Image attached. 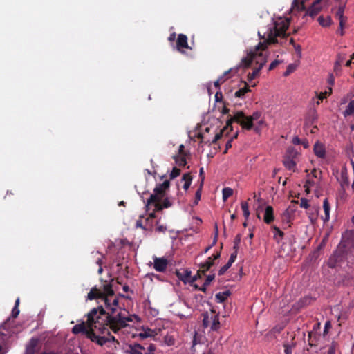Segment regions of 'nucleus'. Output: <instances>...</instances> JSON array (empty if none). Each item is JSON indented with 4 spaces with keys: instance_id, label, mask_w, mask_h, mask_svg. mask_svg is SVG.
I'll list each match as a JSON object with an SVG mask.
<instances>
[{
    "instance_id": "79ce46f5",
    "label": "nucleus",
    "mask_w": 354,
    "mask_h": 354,
    "mask_svg": "<svg viewBox=\"0 0 354 354\" xmlns=\"http://www.w3.org/2000/svg\"><path fill=\"white\" fill-rule=\"evenodd\" d=\"M180 169L177 167H174L171 174H170V179H174L178 177L180 174Z\"/></svg>"
},
{
    "instance_id": "ddd939ff",
    "label": "nucleus",
    "mask_w": 354,
    "mask_h": 354,
    "mask_svg": "<svg viewBox=\"0 0 354 354\" xmlns=\"http://www.w3.org/2000/svg\"><path fill=\"white\" fill-rule=\"evenodd\" d=\"M177 49L181 51L182 48H189L187 44V37L184 34H179L176 41Z\"/></svg>"
},
{
    "instance_id": "e433bc0d",
    "label": "nucleus",
    "mask_w": 354,
    "mask_h": 354,
    "mask_svg": "<svg viewBox=\"0 0 354 354\" xmlns=\"http://www.w3.org/2000/svg\"><path fill=\"white\" fill-rule=\"evenodd\" d=\"M241 235L240 234H238L234 239V246H233L234 250L238 251V250L239 248V244L241 243Z\"/></svg>"
},
{
    "instance_id": "c85d7f7f",
    "label": "nucleus",
    "mask_w": 354,
    "mask_h": 354,
    "mask_svg": "<svg viewBox=\"0 0 354 354\" xmlns=\"http://www.w3.org/2000/svg\"><path fill=\"white\" fill-rule=\"evenodd\" d=\"M318 119L317 113L315 111H312L309 115V118L306 120L305 123V127H307L308 124H313L317 122Z\"/></svg>"
},
{
    "instance_id": "f3484780",
    "label": "nucleus",
    "mask_w": 354,
    "mask_h": 354,
    "mask_svg": "<svg viewBox=\"0 0 354 354\" xmlns=\"http://www.w3.org/2000/svg\"><path fill=\"white\" fill-rule=\"evenodd\" d=\"M274 219V209L271 206H267L266 207L263 220L267 224L271 223Z\"/></svg>"
},
{
    "instance_id": "473e14b6",
    "label": "nucleus",
    "mask_w": 354,
    "mask_h": 354,
    "mask_svg": "<svg viewBox=\"0 0 354 354\" xmlns=\"http://www.w3.org/2000/svg\"><path fill=\"white\" fill-rule=\"evenodd\" d=\"M354 114V100H351L346 106L344 111L345 115H351Z\"/></svg>"
},
{
    "instance_id": "412c9836",
    "label": "nucleus",
    "mask_w": 354,
    "mask_h": 354,
    "mask_svg": "<svg viewBox=\"0 0 354 354\" xmlns=\"http://www.w3.org/2000/svg\"><path fill=\"white\" fill-rule=\"evenodd\" d=\"M156 211H161L163 208H168L172 205L169 198H164L162 203L156 202L153 203Z\"/></svg>"
},
{
    "instance_id": "603ef678",
    "label": "nucleus",
    "mask_w": 354,
    "mask_h": 354,
    "mask_svg": "<svg viewBox=\"0 0 354 354\" xmlns=\"http://www.w3.org/2000/svg\"><path fill=\"white\" fill-rule=\"evenodd\" d=\"M335 344L333 342L328 350L327 354H335Z\"/></svg>"
},
{
    "instance_id": "f257e3e1",
    "label": "nucleus",
    "mask_w": 354,
    "mask_h": 354,
    "mask_svg": "<svg viewBox=\"0 0 354 354\" xmlns=\"http://www.w3.org/2000/svg\"><path fill=\"white\" fill-rule=\"evenodd\" d=\"M87 299H96L97 308L87 314L86 322H82L72 328L73 334L83 333L92 342L100 346L108 342H115L114 336L109 330L118 334L128 326V322L140 321L138 316L130 315L119 305V296L115 295L111 283L104 281L99 287H93L88 293Z\"/></svg>"
},
{
    "instance_id": "37998d69",
    "label": "nucleus",
    "mask_w": 354,
    "mask_h": 354,
    "mask_svg": "<svg viewBox=\"0 0 354 354\" xmlns=\"http://www.w3.org/2000/svg\"><path fill=\"white\" fill-rule=\"evenodd\" d=\"M203 274H202L201 272V269H199L198 271H197V273L196 275H194V277H191L190 279H189V283H190L191 285H192L194 283V282H195L199 278H201V277L203 276Z\"/></svg>"
},
{
    "instance_id": "13d9d810",
    "label": "nucleus",
    "mask_w": 354,
    "mask_h": 354,
    "mask_svg": "<svg viewBox=\"0 0 354 354\" xmlns=\"http://www.w3.org/2000/svg\"><path fill=\"white\" fill-rule=\"evenodd\" d=\"M341 66H342V64H337V62L335 63L334 71L335 72V73L337 75H338V73H340V71H341Z\"/></svg>"
},
{
    "instance_id": "a19ab883",
    "label": "nucleus",
    "mask_w": 354,
    "mask_h": 354,
    "mask_svg": "<svg viewBox=\"0 0 354 354\" xmlns=\"http://www.w3.org/2000/svg\"><path fill=\"white\" fill-rule=\"evenodd\" d=\"M202 338V337L201 335H199L197 333H195L194 337H193V340H192V348H194V347L198 344H200L201 343V339Z\"/></svg>"
},
{
    "instance_id": "72a5a7b5",
    "label": "nucleus",
    "mask_w": 354,
    "mask_h": 354,
    "mask_svg": "<svg viewBox=\"0 0 354 354\" xmlns=\"http://www.w3.org/2000/svg\"><path fill=\"white\" fill-rule=\"evenodd\" d=\"M241 209L243 212V216L247 220L250 216V211H249V205L248 203L246 201H243L241 203Z\"/></svg>"
},
{
    "instance_id": "8fccbe9b",
    "label": "nucleus",
    "mask_w": 354,
    "mask_h": 354,
    "mask_svg": "<svg viewBox=\"0 0 354 354\" xmlns=\"http://www.w3.org/2000/svg\"><path fill=\"white\" fill-rule=\"evenodd\" d=\"M309 206H310V205L308 203V201L306 198H303L301 199V203H300L301 207L307 209V208H308Z\"/></svg>"
},
{
    "instance_id": "20e7f679",
    "label": "nucleus",
    "mask_w": 354,
    "mask_h": 354,
    "mask_svg": "<svg viewBox=\"0 0 354 354\" xmlns=\"http://www.w3.org/2000/svg\"><path fill=\"white\" fill-rule=\"evenodd\" d=\"M289 25L290 21L288 19H280L279 21L274 22L273 26L268 27L263 35L260 31L258 32L259 38L264 40L262 43H264L266 45L265 50L267 48L268 45L277 43V37L284 38L286 37V30Z\"/></svg>"
},
{
    "instance_id": "0e129e2a",
    "label": "nucleus",
    "mask_w": 354,
    "mask_h": 354,
    "mask_svg": "<svg viewBox=\"0 0 354 354\" xmlns=\"http://www.w3.org/2000/svg\"><path fill=\"white\" fill-rule=\"evenodd\" d=\"M237 252H238V251L234 250V252L231 254L230 259L232 261H235L236 257H237Z\"/></svg>"
},
{
    "instance_id": "e2e57ef3",
    "label": "nucleus",
    "mask_w": 354,
    "mask_h": 354,
    "mask_svg": "<svg viewBox=\"0 0 354 354\" xmlns=\"http://www.w3.org/2000/svg\"><path fill=\"white\" fill-rule=\"evenodd\" d=\"M294 48L296 50L297 54L299 55V57H301V47L300 45L294 44Z\"/></svg>"
},
{
    "instance_id": "f03ea898",
    "label": "nucleus",
    "mask_w": 354,
    "mask_h": 354,
    "mask_svg": "<svg viewBox=\"0 0 354 354\" xmlns=\"http://www.w3.org/2000/svg\"><path fill=\"white\" fill-rule=\"evenodd\" d=\"M265 46L264 43H259L254 48L248 51L245 57L241 59V64L245 68L250 66L253 62L259 65L258 67L254 68L252 73H248V80L249 82L259 75L260 71L267 62V56L263 53L265 50Z\"/></svg>"
},
{
    "instance_id": "6e6552de",
    "label": "nucleus",
    "mask_w": 354,
    "mask_h": 354,
    "mask_svg": "<svg viewBox=\"0 0 354 354\" xmlns=\"http://www.w3.org/2000/svg\"><path fill=\"white\" fill-rule=\"evenodd\" d=\"M298 201L292 200L291 204L287 207L282 214V219L283 222L290 223L293 218L294 214L297 210Z\"/></svg>"
},
{
    "instance_id": "f704fd0d",
    "label": "nucleus",
    "mask_w": 354,
    "mask_h": 354,
    "mask_svg": "<svg viewBox=\"0 0 354 354\" xmlns=\"http://www.w3.org/2000/svg\"><path fill=\"white\" fill-rule=\"evenodd\" d=\"M19 298H17L15 301V306L12 310V317L13 318H17L19 314Z\"/></svg>"
},
{
    "instance_id": "0eeeda50",
    "label": "nucleus",
    "mask_w": 354,
    "mask_h": 354,
    "mask_svg": "<svg viewBox=\"0 0 354 354\" xmlns=\"http://www.w3.org/2000/svg\"><path fill=\"white\" fill-rule=\"evenodd\" d=\"M221 257V252H216L212 256L209 257L207 259L200 263L199 267L202 274L205 275V273L215 264V261L219 259Z\"/></svg>"
},
{
    "instance_id": "de8ad7c7",
    "label": "nucleus",
    "mask_w": 354,
    "mask_h": 354,
    "mask_svg": "<svg viewBox=\"0 0 354 354\" xmlns=\"http://www.w3.org/2000/svg\"><path fill=\"white\" fill-rule=\"evenodd\" d=\"M215 274H209L206 277L205 281H204L205 286H209L210 283L214 279Z\"/></svg>"
},
{
    "instance_id": "c03bdc74",
    "label": "nucleus",
    "mask_w": 354,
    "mask_h": 354,
    "mask_svg": "<svg viewBox=\"0 0 354 354\" xmlns=\"http://www.w3.org/2000/svg\"><path fill=\"white\" fill-rule=\"evenodd\" d=\"M284 346V353L285 354H292V348L294 347V345H290L288 344H285L283 345Z\"/></svg>"
},
{
    "instance_id": "a18cd8bd",
    "label": "nucleus",
    "mask_w": 354,
    "mask_h": 354,
    "mask_svg": "<svg viewBox=\"0 0 354 354\" xmlns=\"http://www.w3.org/2000/svg\"><path fill=\"white\" fill-rule=\"evenodd\" d=\"M315 184V182L313 180L308 179L306 181L304 185V187L306 188V191L309 192V187L313 186Z\"/></svg>"
},
{
    "instance_id": "b1692460",
    "label": "nucleus",
    "mask_w": 354,
    "mask_h": 354,
    "mask_svg": "<svg viewBox=\"0 0 354 354\" xmlns=\"http://www.w3.org/2000/svg\"><path fill=\"white\" fill-rule=\"evenodd\" d=\"M313 301V298L309 296L304 297L299 300L297 302V306L299 308H303L304 306H308Z\"/></svg>"
},
{
    "instance_id": "39448f33",
    "label": "nucleus",
    "mask_w": 354,
    "mask_h": 354,
    "mask_svg": "<svg viewBox=\"0 0 354 354\" xmlns=\"http://www.w3.org/2000/svg\"><path fill=\"white\" fill-rule=\"evenodd\" d=\"M170 183L166 180L161 184H158L154 188V193L151 194L150 197L147 199L146 206L153 204L156 202H160L165 197L166 191L169 188Z\"/></svg>"
},
{
    "instance_id": "a878e982",
    "label": "nucleus",
    "mask_w": 354,
    "mask_h": 354,
    "mask_svg": "<svg viewBox=\"0 0 354 354\" xmlns=\"http://www.w3.org/2000/svg\"><path fill=\"white\" fill-rule=\"evenodd\" d=\"M273 233H274V239L277 241H279L283 239L284 236V233L277 226L274 225L272 227Z\"/></svg>"
},
{
    "instance_id": "1a4fd4ad",
    "label": "nucleus",
    "mask_w": 354,
    "mask_h": 354,
    "mask_svg": "<svg viewBox=\"0 0 354 354\" xmlns=\"http://www.w3.org/2000/svg\"><path fill=\"white\" fill-rule=\"evenodd\" d=\"M211 320H209V316L207 315H205L204 316L203 322V326L205 327H207L209 325V323L211 322L210 328L212 330H218L220 328V322H219V317L218 315H212L210 318Z\"/></svg>"
},
{
    "instance_id": "393cba45",
    "label": "nucleus",
    "mask_w": 354,
    "mask_h": 354,
    "mask_svg": "<svg viewBox=\"0 0 354 354\" xmlns=\"http://www.w3.org/2000/svg\"><path fill=\"white\" fill-rule=\"evenodd\" d=\"M319 337L316 335V333L313 332L308 333V345L310 347L316 346L317 345V339Z\"/></svg>"
},
{
    "instance_id": "9b49d317",
    "label": "nucleus",
    "mask_w": 354,
    "mask_h": 354,
    "mask_svg": "<svg viewBox=\"0 0 354 354\" xmlns=\"http://www.w3.org/2000/svg\"><path fill=\"white\" fill-rule=\"evenodd\" d=\"M168 264L169 261L165 257H153V268L158 272H165L167 268Z\"/></svg>"
},
{
    "instance_id": "5fc2aeb1",
    "label": "nucleus",
    "mask_w": 354,
    "mask_h": 354,
    "mask_svg": "<svg viewBox=\"0 0 354 354\" xmlns=\"http://www.w3.org/2000/svg\"><path fill=\"white\" fill-rule=\"evenodd\" d=\"M232 139H229L227 140V142H226V144H225V150L223 151L224 154L227 153L228 149L232 147Z\"/></svg>"
},
{
    "instance_id": "4468645a",
    "label": "nucleus",
    "mask_w": 354,
    "mask_h": 354,
    "mask_svg": "<svg viewBox=\"0 0 354 354\" xmlns=\"http://www.w3.org/2000/svg\"><path fill=\"white\" fill-rule=\"evenodd\" d=\"M313 151H314L315 154L318 158H325L326 149H325L324 145L322 143H321L318 141L316 142V143L315 144V145L313 147Z\"/></svg>"
},
{
    "instance_id": "5701e85b",
    "label": "nucleus",
    "mask_w": 354,
    "mask_h": 354,
    "mask_svg": "<svg viewBox=\"0 0 354 354\" xmlns=\"http://www.w3.org/2000/svg\"><path fill=\"white\" fill-rule=\"evenodd\" d=\"M182 180L185 181L183 189L187 190L191 185L192 181V176L189 173H186L183 175Z\"/></svg>"
},
{
    "instance_id": "7ed1b4c3",
    "label": "nucleus",
    "mask_w": 354,
    "mask_h": 354,
    "mask_svg": "<svg viewBox=\"0 0 354 354\" xmlns=\"http://www.w3.org/2000/svg\"><path fill=\"white\" fill-rule=\"evenodd\" d=\"M261 113L259 111H255L250 116H246L243 111L236 112L233 117H230L227 120L225 127H223L219 133H216L212 140V143H216L220 140L226 132L225 136H227L229 132L232 131V123L236 122L242 127L243 129L246 130L252 129L253 127V122L260 118Z\"/></svg>"
},
{
    "instance_id": "4d7b16f0",
    "label": "nucleus",
    "mask_w": 354,
    "mask_h": 354,
    "mask_svg": "<svg viewBox=\"0 0 354 354\" xmlns=\"http://www.w3.org/2000/svg\"><path fill=\"white\" fill-rule=\"evenodd\" d=\"M224 81H225V80L223 79V77H220V78H218L216 81H215V82H214V86H215L216 88H219V87H220V86H221V84L222 83H223V82H224Z\"/></svg>"
},
{
    "instance_id": "58836bf2",
    "label": "nucleus",
    "mask_w": 354,
    "mask_h": 354,
    "mask_svg": "<svg viewBox=\"0 0 354 354\" xmlns=\"http://www.w3.org/2000/svg\"><path fill=\"white\" fill-rule=\"evenodd\" d=\"M202 187H203V186L200 185L199 188L197 189V191L195 193V199H194L195 205H197L198 201L201 200Z\"/></svg>"
},
{
    "instance_id": "9d476101",
    "label": "nucleus",
    "mask_w": 354,
    "mask_h": 354,
    "mask_svg": "<svg viewBox=\"0 0 354 354\" xmlns=\"http://www.w3.org/2000/svg\"><path fill=\"white\" fill-rule=\"evenodd\" d=\"M328 0H316L315 1L311 6L306 11L305 15H309L312 17L317 15L322 10V6L321 4L326 3Z\"/></svg>"
},
{
    "instance_id": "338daca9",
    "label": "nucleus",
    "mask_w": 354,
    "mask_h": 354,
    "mask_svg": "<svg viewBox=\"0 0 354 354\" xmlns=\"http://www.w3.org/2000/svg\"><path fill=\"white\" fill-rule=\"evenodd\" d=\"M300 145H302L304 148H305V149H307L309 147V143L306 139L301 140V142L300 143Z\"/></svg>"
},
{
    "instance_id": "4c0bfd02",
    "label": "nucleus",
    "mask_w": 354,
    "mask_h": 354,
    "mask_svg": "<svg viewBox=\"0 0 354 354\" xmlns=\"http://www.w3.org/2000/svg\"><path fill=\"white\" fill-rule=\"evenodd\" d=\"M155 350V345L150 344L149 345H147V346L145 347V351H143V354H154Z\"/></svg>"
},
{
    "instance_id": "6e6d98bb",
    "label": "nucleus",
    "mask_w": 354,
    "mask_h": 354,
    "mask_svg": "<svg viewBox=\"0 0 354 354\" xmlns=\"http://www.w3.org/2000/svg\"><path fill=\"white\" fill-rule=\"evenodd\" d=\"M280 62L279 60H274L269 66V71L273 70L275 67H277L279 64Z\"/></svg>"
},
{
    "instance_id": "a211bd4d",
    "label": "nucleus",
    "mask_w": 354,
    "mask_h": 354,
    "mask_svg": "<svg viewBox=\"0 0 354 354\" xmlns=\"http://www.w3.org/2000/svg\"><path fill=\"white\" fill-rule=\"evenodd\" d=\"M142 218V216H140L139 219L136 221V227H140L145 230L151 231L153 229V225H148L149 221H150V219H145V221H143Z\"/></svg>"
},
{
    "instance_id": "f8f14e48",
    "label": "nucleus",
    "mask_w": 354,
    "mask_h": 354,
    "mask_svg": "<svg viewBox=\"0 0 354 354\" xmlns=\"http://www.w3.org/2000/svg\"><path fill=\"white\" fill-rule=\"evenodd\" d=\"M39 341L37 338H32L26 346V354H35L38 351Z\"/></svg>"
},
{
    "instance_id": "c9c22d12",
    "label": "nucleus",
    "mask_w": 354,
    "mask_h": 354,
    "mask_svg": "<svg viewBox=\"0 0 354 354\" xmlns=\"http://www.w3.org/2000/svg\"><path fill=\"white\" fill-rule=\"evenodd\" d=\"M164 342L167 346H173L175 344V338L170 335H167L164 337Z\"/></svg>"
},
{
    "instance_id": "69168bd1",
    "label": "nucleus",
    "mask_w": 354,
    "mask_h": 354,
    "mask_svg": "<svg viewBox=\"0 0 354 354\" xmlns=\"http://www.w3.org/2000/svg\"><path fill=\"white\" fill-rule=\"evenodd\" d=\"M301 142V140L298 136H295L293 138L292 143L294 145H300Z\"/></svg>"
},
{
    "instance_id": "c756f323",
    "label": "nucleus",
    "mask_w": 354,
    "mask_h": 354,
    "mask_svg": "<svg viewBox=\"0 0 354 354\" xmlns=\"http://www.w3.org/2000/svg\"><path fill=\"white\" fill-rule=\"evenodd\" d=\"M185 157H186V156H176L174 157V158L176 161V163L179 167H184L187 164V160H186Z\"/></svg>"
},
{
    "instance_id": "49530a36",
    "label": "nucleus",
    "mask_w": 354,
    "mask_h": 354,
    "mask_svg": "<svg viewBox=\"0 0 354 354\" xmlns=\"http://www.w3.org/2000/svg\"><path fill=\"white\" fill-rule=\"evenodd\" d=\"M295 70V66L293 64H289L286 68V71L284 73V76L289 75L291 73H292Z\"/></svg>"
},
{
    "instance_id": "7c9ffc66",
    "label": "nucleus",
    "mask_w": 354,
    "mask_h": 354,
    "mask_svg": "<svg viewBox=\"0 0 354 354\" xmlns=\"http://www.w3.org/2000/svg\"><path fill=\"white\" fill-rule=\"evenodd\" d=\"M318 21L319 24L322 26L327 27L329 26L331 24V19L330 17H324L323 16H320L318 18Z\"/></svg>"
},
{
    "instance_id": "774afa93",
    "label": "nucleus",
    "mask_w": 354,
    "mask_h": 354,
    "mask_svg": "<svg viewBox=\"0 0 354 354\" xmlns=\"http://www.w3.org/2000/svg\"><path fill=\"white\" fill-rule=\"evenodd\" d=\"M328 93L326 91L324 93H320L319 95L318 96L319 100L320 101H322L324 98L327 97Z\"/></svg>"
},
{
    "instance_id": "aec40b11",
    "label": "nucleus",
    "mask_w": 354,
    "mask_h": 354,
    "mask_svg": "<svg viewBox=\"0 0 354 354\" xmlns=\"http://www.w3.org/2000/svg\"><path fill=\"white\" fill-rule=\"evenodd\" d=\"M344 7L339 6L336 12L335 17L339 21L340 28H344L346 21V17L344 16Z\"/></svg>"
},
{
    "instance_id": "6ab92c4d",
    "label": "nucleus",
    "mask_w": 354,
    "mask_h": 354,
    "mask_svg": "<svg viewBox=\"0 0 354 354\" xmlns=\"http://www.w3.org/2000/svg\"><path fill=\"white\" fill-rule=\"evenodd\" d=\"M308 1V0H294L292 4V12L305 10V3Z\"/></svg>"
},
{
    "instance_id": "cd10ccee",
    "label": "nucleus",
    "mask_w": 354,
    "mask_h": 354,
    "mask_svg": "<svg viewBox=\"0 0 354 354\" xmlns=\"http://www.w3.org/2000/svg\"><path fill=\"white\" fill-rule=\"evenodd\" d=\"M230 295V291L227 290L223 292H218L216 294L215 297L218 302L223 303L227 299Z\"/></svg>"
},
{
    "instance_id": "ea45409f",
    "label": "nucleus",
    "mask_w": 354,
    "mask_h": 354,
    "mask_svg": "<svg viewBox=\"0 0 354 354\" xmlns=\"http://www.w3.org/2000/svg\"><path fill=\"white\" fill-rule=\"evenodd\" d=\"M346 58V54L344 53H338L337 55V59L335 62L337 63V64H342L345 61Z\"/></svg>"
},
{
    "instance_id": "dca6fc26",
    "label": "nucleus",
    "mask_w": 354,
    "mask_h": 354,
    "mask_svg": "<svg viewBox=\"0 0 354 354\" xmlns=\"http://www.w3.org/2000/svg\"><path fill=\"white\" fill-rule=\"evenodd\" d=\"M191 274L192 272L189 270H185L183 272H180V270L176 271V277L184 283H189L191 278Z\"/></svg>"
},
{
    "instance_id": "2f4dec72",
    "label": "nucleus",
    "mask_w": 354,
    "mask_h": 354,
    "mask_svg": "<svg viewBox=\"0 0 354 354\" xmlns=\"http://www.w3.org/2000/svg\"><path fill=\"white\" fill-rule=\"evenodd\" d=\"M223 200L225 201L229 197L232 196L233 189L230 187H225L222 190Z\"/></svg>"
},
{
    "instance_id": "09e8293b",
    "label": "nucleus",
    "mask_w": 354,
    "mask_h": 354,
    "mask_svg": "<svg viewBox=\"0 0 354 354\" xmlns=\"http://www.w3.org/2000/svg\"><path fill=\"white\" fill-rule=\"evenodd\" d=\"M199 178L201 179L200 185L203 186V183H204V180H205V173H204V169L203 167H201L199 169Z\"/></svg>"
},
{
    "instance_id": "423d86ee",
    "label": "nucleus",
    "mask_w": 354,
    "mask_h": 354,
    "mask_svg": "<svg viewBox=\"0 0 354 354\" xmlns=\"http://www.w3.org/2000/svg\"><path fill=\"white\" fill-rule=\"evenodd\" d=\"M297 155V152L292 148L288 149L286 155L283 160V165L286 169L295 171L297 163L294 159L296 158Z\"/></svg>"
},
{
    "instance_id": "3c124183",
    "label": "nucleus",
    "mask_w": 354,
    "mask_h": 354,
    "mask_svg": "<svg viewBox=\"0 0 354 354\" xmlns=\"http://www.w3.org/2000/svg\"><path fill=\"white\" fill-rule=\"evenodd\" d=\"M228 269H229V266L225 264V266L221 267L220 268V270H218V275L219 276L223 275Z\"/></svg>"
},
{
    "instance_id": "052dcab7",
    "label": "nucleus",
    "mask_w": 354,
    "mask_h": 354,
    "mask_svg": "<svg viewBox=\"0 0 354 354\" xmlns=\"http://www.w3.org/2000/svg\"><path fill=\"white\" fill-rule=\"evenodd\" d=\"M166 230H167L166 227H165V226H164V225H158V226L156 227V230L157 232H165L166 231Z\"/></svg>"
},
{
    "instance_id": "4be33fe9",
    "label": "nucleus",
    "mask_w": 354,
    "mask_h": 354,
    "mask_svg": "<svg viewBox=\"0 0 354 354\" xmlns=\"http://www.w3.org/2000/svg\"><path fill=\"white\" fill-rule=\"evenodd\" d=\"M323 208L324 211V218H323L324 222H327L330 219V203L328 198H325L323 201Z\"/></svg>"
},
{
    "instance_id": "864d4df0",
    "label": "nucleus",
    "mask_w": 354,
    "mask_h": 354,
    "mask_svg": "<svg viewBox=\"0 0 354 354\" xmlns=\"http://www.w3.org/2000/svg\"><path fill=\"white\" fill-rule=\"evenodd\" d=\"M178 156H187V153L185 151V147L183 145H180L178 149Z\"/></svg>"
},
{
    "instance_id": "680f3d73",
    "label": "nucleus",
    "mask_w": 354,
    "mask_h": 354,
    "mask_svg": "<svg viewBox=\"0 0 354 354\" xmlns=\"http://www.w3.org/2000/svg\"><path fill=\"white\" fill-rule=\"evenodd\" d=\"M321 174L322 171H318L316 169H313V171H311L312 176L315 178H317L318 174L321 175Z\"/></svg>"
},
{
    "instance_id": "bf43d9fd",
    "label": "nucleus",
    "mask_w": 354,
    "mask_h": 354,
    "mask_svg": "<svg viewBox=\"0 0 354 354\" xmlns=\"http://www.w3.org/2000/svg\"><path fill=\"white\" fill-rule=\"evenodd\" d=\"M342 179H343L342 185V186H344V185H348L349 182H348V178L346 177V176L344 174V172L342 173Z\"/></svg>"
},
{
    "instance_id": "2eb2a0df",
    "label": "nucleus",
    "mask_w": 354,
    "mask_h": 354,
    "mask_svg": "<svg viewBox=\"0 0 354 354\" xmlns=\"http://www.w3.org/2000/svg\"><path fill=\"white\" fill-rule=\"evenodd\" d=\"M127 351L129 354H143V351H145V346L140 344H131Z\"/></svg>"
},
{
    "instance_id": "bb28decb",
    "label": "nucleus",
    "mask_w": 354,
    "mask_h": 354,
    "mask_svg": "<svg viewBox=\"0 0 354 354\" xmlns=\"http://www.w3.org/2000/svg\"><path fill=\"white\" fill-rule=\"evenodd\" d=\"M250 91V89L249 88L247 83L245 82V86L243 88H240L239 90L236 91L234 93V96L236 97L241 98L245 95V93H247Z\"/></svg>"
}]
</instances>
